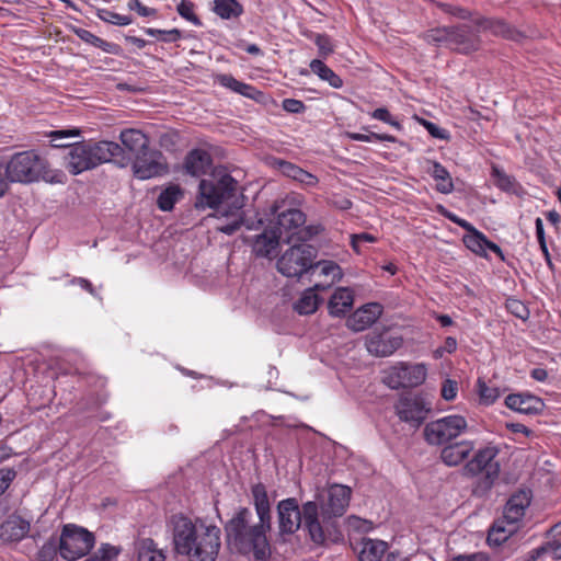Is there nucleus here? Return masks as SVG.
I'll list each match as a JSON object with an SVG mask.
<instances>
[{
  "instance_id": "1",
  "label": "nucleus",
  "mask_w": 561,
  "mask_h": 561,
  "mask_svg": "<svg viewBox=\"0 0 561 561\" xmlns=\"http://www.w3.org/2000/svg\"><path fill=\"white\" fill-rule=\"evenodd\" d=\"M251 495L259 522L253 523L250 508H239L226 524L227 541L238 552L252 553L255 560L265 561L271 556V546L266 536L272 527L271 503L266 488L262 483L252 486Z\"/></svg>"
},
{
  "instance_id": "2",
  "label": "nucleus",
  "mask_w": 561,
  "mask_h": 561,
  "mask_svg": "<svg viewBox=\"0 0 561 561\" xmlns=\"http://www.w3.org/2000/svg\"><path fill=\"white\" fill-rule=\"evenodd\" d=\"M239 185L224 168H215L209 179H203L198 185L195 206L199 209L217 208L229 203V208L217 210L220 224L216 229L225 234H233L243 224V196H238Z\"/></svg>"
},
{
  "instance_id": "3",
  "label": "nucleus",
  "mask_w": 561,
  "mask_h": 561,
  "mask_svg": "<svg viewBox=\"0 0 561 561\" xmlns=\"http://www.w3.org/2000/svg\"><path fill=\"white\" fill-rule=\"evenodd\" d=\"M171 526L176 553L187 557L188 561L216 560L221 545L217 526L183 515H174Z\"/></svg>"
},
{
  "instance_id": "4",
  "label": "nucleus",
  "mask_w": 561,
  "mask_h": 561,
  "mask_svg": "<svg viewBox=\"0 0 561 561\" xmlns=\"http://www.w3.org/2000/svg\"><path fill=\"white\" fill-rule=\"evenodd\" d=\"M276 508L280 535H293L302 525L313 543H325L327 535H324V526L320 523L319 506L316 501H308L299 508L298 501L295 497H288L279 501Z\"/></svg>"
},
{
  "instance_id": "5",
  "label": "nucleus",
  "mask_w": 561,
  "mask_h": 561,
  "mask_svg": "<svg viewBox=\"0 0 561 561\" xmlns=\"http://www.w3.org/2000/svg\"><path fill=\"white\" fill-rule=\"evenodd\" d=\"M65 160L66 168L75 175L111 161H116L121 167L126 163L121 145L106 140L76 142L70 146Z\"/></svg>"
},
{
  "instance_id": "6",
  "label": "nucleus",
  "mask_w": 561,
  "mask_h": 561,
  "mask_svg": "<svg viewBox=\"0 0 561 561\" xmlns=\"http://www.w3.org/2000/svg\"><path fill=\"white\" fill-rule=\"evenodd\" d=\"M531 494L527 490H519L511 495L503 511L502 518L494 522L489 535L488 542L501 545L506 541L518 528V523L530 505Z\"/></svg>"
},
{
  "instance_id": "7",
  "label": "nucleus",
  "mask_w": 561,
  "mask_h": 561,
  "mask_svg": "<svg viewBox=\"0 0 561 561\" xmlns=\"http://www.w3.org/2000/svg\"><path fill=\"white\" fill-rule=\"evenodd\" d=\"M424 39L428 44L445 45L460 53H469L478 47V30L468 24L443 26L427 31Z\"/></svg>"
},
{
  "instance_id": "8",
  "label": "nucleus",
  "mask_w": 561,
  "mask_h": 561,
  "mask_svg": "<svg viewBox=\"0 0 561 561\" xmlns=\"http://www.w3.org/2000/svg\"><path fill=\"white\" fill-rule=\"evenodd\" d=\"M46 161L34 150L13 154L5 165V173L10 182L32 183L41 178L45 179Z\"/></svg>"
},
{
  "instance_id": "9",
  "label": "nucleus",
  "mask_w": 561,
  "mask_h": 561,
  "mask_svg": "<svg viewBox=\"0 0 561 561\" xmlns=\"http://www.w3.org/2000/svg\"><path fill=\"white\" fill-rule=\"evenodd\" d=\"M351 489L342 484L331 485L325 494L319 496L316 501L319 506L320 523L324 526L327 539L331 535V528L334 527V518L342 516L350 503Z\"/></svg>"
},
{
  "instance_id": "10",
  "label": "nucleus",
  "mask_w": 561,
  "mask_h": 561,
  "mask_svg": "<svg viewBox=\"0 0 561 561\" xmlns=\"http://www.w3.org/2000/svg\"><path fill=\"white\" fill-rule=\"evenodd\" d=\"M277 260V271L286 277H300L309 272L317 256L314 247L307 242H294Z\"/></svg>"
},
{
  "instance_id": "11",
  "label": "nucleus",
  "mask_w": 561,
  "mask_h": 561,
  "mask_svg": "<svg viewBox=\"0 0 561 561\" xmlns=\"http://www.w3.org/2000/svg\"><path fill=\"white\" fill-rule=\"evenodd\" d=\"M305 222L306 215L300 209L290 208L278 214L275 231L285 243L307 242L318 231Z\"/></svg>"
},
{
  "instance_id": "12",
  "label": "nucleus",
  "mask_w": 561,
  "mask_h": 561,
  "mask_svg": "<svg viewBox=\"0 0 561 561\" xmlns=\"http://www.w3.org/2000/svg\"><path fill=\"white\" fill-rule=\"evenodd\" d=\"M467 428L468 423L463 416L451 414L428 422L424 427V438L430 445L440 446L456 439Z\"/></svg>"
},
{
  "instance_id": "13",
  "label": "nucleus",
  "mask_w": 561,
  "mask_h": 561,
  "mask_svg": "<svg viewBox=\"0 0 561 561\" xmlns=\"http://www.w3.org/2000/svg\"><path fill=\"white\" fill-rule=\"evenodd\" d=\"M94 545V536L82 527L66 525L59 538V553L69 561L85 556Z\"/></svg>"
},
{
  "instance_id": "14",
  "label": "nucleus",
  "mask_w": 561,
  "mask_h": 561,
  "mask_svg": "<svg viewBox=\"0 0 561 561\" xmlns=\"http://www.w3.org/2000/svg\"><path fill=\"white\" fill-rule=\"evenodd\" d=\"M499 451V448L494 445H488L479 449L465 465V473L470 477L484 473L485 483L491 486L500 474V463L495 460Z\"/></svg>"
},
{
  "instance_id": "15",
  "label": "nucleus",
  "mask_w": 561,
  "mask_h": 561,
  "mask_svg": "<svg viewBox=\"0 0 561 561\" xmlns=\"http://www.w3.org/2000/svg\"><path fill=\"white\" fill-rule=\"evenodd\" d=\"M426 378V367L423 364L398 363L383 371L382 381L391 389L415 387Z\"/></svg>"
},
{
  "instance_id": "16",
  "label": "nucleus",
  "mask_w": 561,
  "mask_h": 561,
  "mask_svg": "<svg viewBox=\"0 0 561 561\" xmlns=\"http://www.w3.org/2000/svg\"><path fill=\"white\" fill-rule=\"evenodd\" d=\"M134 174L139 180H148L168 172L163 154L154 149H146L134 157Z\"/></svg>"
},
{
  "instance_id": "17",
  "label": "nucleus",
  "mask_w": 561,
  "mask_h": 561,
  "mask_svg": "<svg viewBox=\"0 0 561 561\" xmlns=\"http://www.w3.org/2000/svg\"><path fill=\"white\" fill-rule=\"evenodd\" d=\"M403 344L401 335L394 334L388 329L373 330L365 336L367 352L376 357L392 355Z\"/></svg>"
},
{
  "instance_id": "18",
  "label": "nucleus",
  "mask_w": 561,
  "mask_h": 561,
  "mask_svg": "<svg viewBox=\"0 0 561 561\" xmlns=\"http://www.w3.org/2000/svg\"><path fill=\"white\" fill-rule=\"evenodd\" d=\"M396 414L400 421L417 428L426 417L430 408L424 399L417 394H403L394 405Z\"/></svg>"
},
{
  "instance_id": "19",
  "label": "nucleus",
  "mask_w": 561,
  "mask_h": 561,
  "mask_svg": "<svg viewBox=\"0 0 561 561\" xmlns=\"http://www.w3.org/2000/svg\"><path fill=\"white\" fill-rule=\"evenodd\" d=\"M31 524L18 514L9 515L0 524V540L3 543L21 541L30 531Z\"/></svg>"
},
{
  "instance_id": "20",
  "label": "nucleus",
  "mask_w": 561,
  "mask_h": 561,
  "mask_svg": "<svg viewBox=\"0 0 561 561\" xmlns=\"http://www.w3.org/2000/svg\"><path fill=\"white\" fill-rule=\"evenodd\" d=\"M309 271L311 272V277L323 278L314 282V288L318 290H327L343 276L341 267L333 261L312 263V267Z\"/></svg>"
},
{
  "instance_id": "21",
  "label": "nucleus",
  "mask_w": 561,
  "mask_h": 561,
  "mask_svg": "<svg viewBox=\"0 0 561 561\" xmlns=\"http://www.w3.org/2000/svg\"><path fill=\"white\" fill-rule=\"evenodd\" d=\"M382 313L381 305L367 304L358 308L346 321L347 328L354 332H360L369 328Z\"/></svg>"
},
{
  "instance_id": "22",
  "label": "nucleus",
  "mask_w": 561,
  "mask_h": 561,
  "mask_svg": "<svg viewBox=\"0 0 561 561\" xmlns=\"http://www.w3.org/2000/svg\"><path fill=\"white\" fill-rule=\"evenodd\" d=\"M505 404L511 410L529 415L538 414L543 409L542 400L529 393L508 394Z\"/></svg>"
},
{
  "instance_id": "23",
  "label": "nucleus",
  "mask_w": 561,
  "mask_h": 561,
  "mask_svg": "<svg viewBox=\"0 0 561 561\" xmlns=\"http://www.w3.org/2000/svg\"><path fill=\"white\" fill-rule=\"evenodd\" d=\"M445 445L446 446L440 451V459L449 467L460 465L474 449V443L472 440H461Z\"/></svg>"
},
{
  "instance_id": "24",
  "label": "nucleus",
  "mask_w": 561,
  "mask_h": 561,
  "mask_svg": "<svg viewBox=\"0 0 561 561\" xmlns=\"http://www.w3.org/2000/svg\"><path fill=\"white\" fill-rule=\"evenodd\" d=\"M211 162V157L207 151L193 149L186 154L183 167L187 174L199 178L210 169Z\"/></svg>"
},
{
  "instance_id": "25",
  "label": "nucleus",
  "mask_w": 561,
  "mask_h": 561,
  "mask_svg": "<svg viewBox=\"0 0 561 561\" xmlns=\"http://www.w3.org/2000/svg\"><path fill=\"white\" fill-rule=\"evenodd\" d=\"M280 238L275 230H264L252 241V251L256 256L272 259L276 254Z\"/></svg>"
},
{
  "instance_id": "26",
  "label": "nucleus",
  "mask_w": 561,
  "mask_h": 561,
  "mask_svg": "<svg viewBox=\"0 0 561 561\" xmlns=\"http://www.w3.org/2000/svg\"><path fill=\"white\" fill-rule=\"evenodd\" d=\"M119 139L124 147L123 149V157L125 158V165H127L129 158L125 156V150H127L130 154L134 157L137 156V153L142 152L144 150L148 149V138L147 136L138 130V129H125L121 133Z\"/></svg>"
},
{
  "instance_id": "27",
  "label": "nucleus",
  "mask_w": 561,
  "mask_h": 561,
  "mask_svg": "<svg viewBox=\"0 0 561 561\" xmlns=\"http://www.w3.org/2000/svg\"><path fill=\"white\" fill-rule=\"evenodd\" d=\"M387 548V542L371 538H362V540L354 546V550L358 553L359 561H381Z\"/></svg>"
},
{
  "instance_id": "28",
  "label": "nucleus",
  "mask_w": 561,
  "mask_h": 561,
  "mask_svg": "<svg viewBox=\"0 0 561 561\" xmlns=\"http://www.w3.org/2000/svg\"><path fill=\"white\" fill-rule=\"evenodd\" d=\"M274 165L287 178H290L307 187H313L318 184V179L316 175L309 173L308 171L299 168L298 165L277 159L275 160Z\"/></svg>"
},
{
  "instance_id": "29",
  "label": "nucleus",
  "mask_w": 561,
  "mask_h": 561,
  "mask_svg": "<svg viewBox=\"0 0 561 561\" xmlns=\"http://www.w3.org/2000/svg\"><path fill=\"white\" fill-rule=\"evenodd\" d=\"M426 172L437 182L436 191L450 194L454 191V182L448 170L437 161L426 160Z\"/></svg>"
},
{
  "instance_id": "30",
  "label": "nucleus",
  "mask_w": 561,
  "mask_h": 561,
  "mask_svg": "<svg viewBox=\"0 0 561 561\" xmlns=\"http://www.w3.org/2000/svg\"><path fill=\"white\" fill-rule=\"evenodd\" d=\"M354 302L352 290L345 287L337 288L331 296L328 308L331 316L341 317L348 312Z\"/></svg>"
},
{
  "instance_id": "31",
  "label": "nucleus",
  "mask_w": 561,
  "mask_h": 561,
  "mask_svg": "<svg viewBox=\"0 0 561 561\" xmlns=\"http://www.w3.org/2000/svg\"><path fill=\"white\" fill-rule=\"evenodd\" d=\"M462 241L470 251L478 255H485L486 250L499 255L502 254L501 248L494 242L488 240V238L480 231L472 234H465Z\"/></svg>"
},
{
  "instance_id": "32",
  "label": "nucleus",
  "mask_w": 561,
  "mask_h": 561,
  "mask_svg": "<svg viewBox=\"0 0 561 561\" xmlns=\"http://www.w3.org/2000/svg\"><path fill=\"white\" fill-rule=\"evenodd\" d=\"M317 290L314 286L306 289L294 304L295 311L302 316L316 312L319 306V297L316 294Z\"/></svg>"
},
{
  "instance_id": "33",
  "label": "nucleus",
  "mask_w": 561,
  "mask_h": 561,
  "mask_svg": "<svg viewBox=\"0 0 561 561\" xmlns=\"http://www.w3.org/2000/svg\"><path fill=\"white\" fill-rule=\"evenodd\" d=\"M138 561H164L165 557L162 550L157 548L154 541L150 538H142L136 543Z\"/></svg>"
},
{
  "instance_id": "34",
  "label": "nucleus",
  "mask_w": 561,
  "mask_h": 561,
  "mask_svg": "<svg viewBox=\"0 0 561 561\" xmlns=\"http://www.w3.org/2000/svg\"><path fill=\"white\" fill-rule=\"evenodd\" d=\"M76 35L84 43H88L94 47H98L107 54L117 55L121 50V48L117 44L106 42V41L102 39L101 37L94 35L93 33H91L88 30L78 28V30H76Z\"/></svg>"
},
{
  "instance_id": "35",
  "label": "nucleus",
  "mask_w": 561,
  "mask_h": 561,
  "mask_svg": "<svg viewBox=\"0 0 561 561\" xmlns=\"http://www.w3.org/2000/svg\"><path fill=\"white\" fill-rule=\"evenodd\" d=\"M310 69L321 80L327 81L332 88L340 89L343 87V80L341 77L329 68L322 60L313 59L310 62Z\"/></svg>"
},
{
  "instance_id": "36",
  "label": "nucleus",
  "mask_w": 561,
  "mask_h": 561,
  "mask_svg": "<svg viewBox=\"0 0 561 561\" xmlns=\"http://www.w3.org/2000/svg\"><path fill=\"white\" fill-rule=\"evenodd\" d=\"M182 197V191L178 185H170L163 190L157 199V205L162 211L173 209L176 202Z\"/></svg>"
},
{
  "instance_id": "37",
  "label": "nucleus",
  "mask_w": 561,
  "mask_h": 561,
  "mask_svg": "<svg viewBox=\"0 0 561 561\" xmlns=\"http://www.w3.org/2000/svg\"><path fill=\"white\" fill-rule=\"evenodd\" d=\"M214 11L222 19H231L242 13V7L237 0H214Z\"/></svg>"
},
{
  "instance_id": "38",
  "label": "nucleus",
  "mask_w": 561,
  "mask_h": 561,
  "mask_svg": "<svg viewBox=\"0 0 561 561\" xmlns=\"http://www.w3.org/2000/svg\"><path fill=\"white\" fill-rule=\"evenodd\" d=\"M492 178L494 180V185L500 190L507 193L517 192L518 185L516 180L496 165L492 168Z\"/></svg>"
},
{
  "instance_id": "39",
  "label": "nucleus",
  "mask_w": 561,
  "mask_h": 561,
  "mask_svg": "<svg viewBox=\"0 0 561 561\" xmlns=\"http://www.w3.org/2000/svg\"><path fill=\"white\" fill-rule=\"evenodd\" d=\"M478 394L480 401L483 404L490 405L493 404L496 399L500 397V391L496 387L489 386L482 378H479L477 381Z\"/></svg>"
},
{
  "instance_id": "40",
  "label": "nucleus",
  "mask_w": 561,
  "mask_h": 561,
  "mask_svg": "<svg viewBox=\"0 0 561 561\" xmlns=\"http://www.w3.org/2000/svg\"><path fill=\"white\" fill-rule=\"evenodd\" d=\"M345 137L351 140L363 141V142H373L376 140L377 141H389V142L397 141V138L392 135L378 134V133L360 134V133L347 131V133H345Z\"/></svg>"
},
{
  "instance_id": "41",
  "label": "nucleus",
  "mask_w": 561,
  "mask_h": 561,
  "mask_svg": "<svg viewBox=\"0 0 561 561\" xmlns=\"http://www.w3.org/2000/svg\"><path fill=\"white\" fill-rule=\"evenodd\" d=\"M96 15L103 22L113 25L125 26L133 22L129 15H122L107 9H99Z\"/></svg>"
},
{
  "instance_id": "42",
  "label": "nucleus",
  "mask_w": 561,
  "mask_h": 561,
  "mask_svg": "<svg viewBox=\"0 0 561 561\" xmlns=\"http://www.w3.org/2000/svg\"><path fill=\"white\" fill-rule=\"evenodd\" d=\"M79 135H80V129L71 128V129L54 130V131H50L48 136L51 138V141L54 142L53 144L54 147H56V148L67 147L69 149L71 145L64 144L61 139L69 138V137H78Z\"/></svg>"
},
{
  "instance_id": "43",
  "label": "nucleus",
  "mask_w": 561,
  "mask_h": 561,
  "mask_svg": "<svg viewBox=\"0 0 561 561\" xmlns=\"http://www.w3.org/2000/svg\"><path fill=\"white\" fill-rule=\"evenodd\" d=\"M178 13L185 20L190 21L196 26H201L202 22L194 13V3L188 0H181L178 4Z\"/></svg>"
},
{
  "instance_id": "44",
  "label": "nucleus",
  "mask_w": 561,
  "mask_h": 561,
  "mask_svg": "<svg viewBox=\"0 0 561 561\" xmlns=\"http://www.w3.org/2000/svg\"><path fill=\"white\" fill-rule=\"evenodd\" d=\"M370 116L375 119L381 121V122L392 126L393 128H396L398 130L402 129L401 123L398 119H396L386 107L376 108L375 111H373L370 113Z\"/></svg>"
},
{
  "instance_id": "45",
  "label": "nucleus",
  "mask_w": 561,
  "mask_h": 561,
  "mask_svg": "<svg viewBox=\"0 0 561 561\" xmlns=\"http://www.w3.org/2000/svg\"><path fill=\"white\" fill-rule=\"evenodd\" d=\"M57 551H59L58 541L56 538H51L43 545L38 556L43 561H51L56 557Z\"/></svg>"
},
{
  "instance_id": "46",
  "label": "nucleus",
  "mask_w": 561,
  "mask_h": 561,
  "mask_svg": "<svg viewBox=\"0 0 561 561\" xmlns=\"http://www.w3.org/2000/svg\"><path fill=\"white\" fill-rule=\"evenodd\" d=\"M314 43L319 49V55L323 58H327L334 50L332 42L327 35L318 34L314 38Z\"/></svg>"
},
{
  "instance_id": "47",
  "label": "nucleus",
  "mask_w": 561,
  "mask_h": 561,
  "mask_svg": "<svg viewBox=\"0 0 561 561\" xmlns=\"http://www.w3.org/2000/svg\"><path fill=\"white\" fill-rule=\"evenodd\" d=\"M215 82L219 85L229 89L233 92L237 91L241 81L237 80L233 76L228 73H220L215 77Z\"/></svg>"
},
{
  "instance_id": "48",
  "label": "nucleus",
  "mask_w": 561,
  "mask_h": 561,
  "mask_svg": "<svg viewBox=\"0 0 561 561\" xmlns=\"http://www.w3.org/2000/svg\"><path fill=\"white\" fill-rule=\"evenodd\" d=\"M458 391V383L455 380L446 379L443 382L442 386V397L447 400L451 401L456 398Z\"/></svg>"
},
{
  "instance_id": "49",
  "label": "nucleus",
  "mask_w": 561,
  "mask_h": 561,
  "mask_svg": "<svg viewBox=\"0 0 561 561\" xmlns=\"http://www.w3.org/2000/svg\"><path fill=\"white\" fill-rule=\"evenodd\" d=\"M15 478V471L10 468L0 469V495H2L9 488L13 479Z\"/></svg>"
},
{
  "instance_id": "50",
  "label": "nucleus",
  "mask_w": 561,
  "mask_h": 561,
  "mask_svg": "<svg viewBox=\"0 0 561 561\" xmlns=\"http://www.w3.org/2000/svg\"><path fill=\"white\" fill-rule=\"evenodd\" d=\"M423 125L432 137L437 138V139H447L448 138L447 130L438 127L436 124H434L432 122L424 121Z\"/></svg>"
},
{
  "instance_id": "51",
  "label": "nucleus",
  "mask_w": 561,
  "mask_h": 561,
  "mask_svg": "<svg viewBox=\"0 0 561 561\" xmlns=\"http://www.w3.org/2000/svg\"><path fill=\"white\" fill-rule=\"evenodd\" d=\"M128 8L136 11L141 16H150L156 14V10L144 5L139 0H130Z\"/></svg>"
},
{
  "instance_id": "52",
  "label": "nucleus",
  "mask_w": 561,
  "mask_h": 561,
  "mask_svg": "<svg viewBox=\"0 0 561 561\" xmlns=\"http://www.w3.org/2000/svg\"><path fill=\"white\" fill-rule=\"evenodd\" d=\"M283 108L288 113H301L305 110V104L296 99H285L283 101Z\"/></svg>"
},
{
  "instance_id": "53",
  "label": "nucleus",
  "mask_w": 561,
  "mask_h": 561,
  "mask_svg": "<svg viewBox=\"0 0 561 561\" xmlns=\"http://www.w3.org/2000/svg\"><path fill=\"white\" fill-rule=\"evenodd\" d=\"M348 525L351 528L363 533L369 531L373 527V524L370 522L358 517H351L348 519Z\"/></svg>"
},
{
  "instance_id": "54",
  "label": "nucleus",
  "mask_w": 561,
  "mask_h": 561,
  "mask_svg": "<svg viewBox=\"0 0 561 561\" xmlns=\"http://www.w3.org/2000/svg\"><path fill=\"white\" fill-rule=\"evenodd\" d=\"M236 93H239L245 98L255 100L256 96L260 94V92L251 84L240 82L239 88L237 89Z\"/></svg>"
},
{
  "instance_id": "55",
  "label": "nucleus",
  "mask_w": 561,
  "mask_h": 561,
  "mask_svg": "<svg viewBox=\"0 0 561 561\" xmlns=\"http://www.w3.org/2000/svg\"><path fill=\"white\" fill-rule=\"evenodd\" d=\"M440 8L447 12V13H450L453 15H456L462 20H466L469 18V12L462 8H459V7H454L451 4H447V3H443L440 4Z\"/></svg>"
},
{
  "instance_id": "56",
  "label": "nucleus",
  "mask_w": 561,
  "mask_h": 561,
  "mask_svg": "<svg viewBox=\"0 0 561 561\" xmlns=\"http://www.w3.org/2000/svg\"><path fill=\"white\" fill-rule=\"evenodd\" d=\"M98 554L104 559V561H111L113 558H115L118 554V550L111 546V545H103L100 549Z\"/></svg>"
},
{
  "instance_id": "57",
  "label": "nucleus",
  "mask_w": 561,
  "mask_h": 561,
  "mask_svg": "<svg viewBox=\"0 0 561 561\" xmlns=\"http://www.w3.org/2000/svg\"><path fill=\"white\" fill-rule=\"evenodd\" d=\"M375 240V237L368 233L355 234L352 237V245L356 251H359L362 242H374Z\"/></svg>"
},
{
  "instance_id": "58",
  "label": "nucleus",
  "mask_w": 561,
  "mask_h": 561,
  "mask_svg": "<svg viewBox=\"0 0 561 561\" xmlns=\"http://www.w3.org/2000/svg\"><path fill=\"white\" fill-rule=\"evenodd\" d=\"M181 38V32L178 28L164 31L163 35L160 37L161 41L165 43H173Z\"/></svg>"
},
{
  "instance_id": "59",
  "label": "nucleus",
  "mask_w": 561,
  "mask_h": 561,
  "mask_svg": "<svg viewBox=\"0 0 561 561\" xmlns=\"http://www.w3.org/2000/svg\"><path fill=\"white\" fill-rule=\"evenodd\" d=\"M450 561H486V558L483 553H473L469 556H458Z\"/></svg>"
},
{
  "instance_id": "60",
  "label": "nucleus",
  "mask_w": 561,
  "mask_h": 561,
  "mask_svg": "<svg viewBox=\"0 0 561 561\" xmlns=\"http://www.w3.org/2000/svg\"><path fill=\"white\" fill-rule=\"evenodd\" d=\"M510 308H512L513 312L522 319L527 314L526 307L517 300H513Z\"/></svg>"
},
{
  "instance_id": "61",
  "label": "nucleus",
  "mask_w": 561,
  "mask_h": 561,
  "mask_svg": "<svg viewBox=\"0 0 561 561\" xmlns=\"http://www.w3.org/2000/svg\"><path fill=\"white\" fill-rule=\"evenodd\" d=\"M507 428H510L513 433H523L526 436H529L531 433V431L522 423L507 424Z\"/></svg>"
},
{
  "instance_id": "62",
  "label": "nucleus",
  "mask_w": 561,
  "mask_h": 561,
  "mask_svg": "<svg viewBox=\"0 0 561 561\" xmlns=\"http://www.w3.org/2000/svg\"><path fill=\"white\" fill-rule=\"evenodd\" d=\"M530 376L537 380V381H540V382H543L547 380L548 378V371L543 368H534L531 371H530Z\"/></svg>"
},
{
  "instance_id": "63",
  "label": "nucleus",
  "mask_w": 561,
  "mask_h": 561,
  "mask_svg": "<svg viewBox=\"0 0 561 561\" xmlns=\"http://www.w3.org/2000/svg\"><path fill=\"white\" fill-rule=\"evenodd\" d=\"M447 353L451 354L457 350V340L453 336L446 337L444 345L442 346Z\"/></svg>"
},
{
  "instance_id": "64",
  "label": "nucleus",
  "mask_w": 561,
  "mask_h": 561,
  "mask_svg": "<svg viewBox=\"0 0 561 561\" xmlns=\"http://www.w3.org/2000/svg\"><path fill=\"white\" fill-rule=\"evenodd\" d=\"M546 552V547H539L528 552L524 561H536Z\"/></svg>"
}]
</instances>
